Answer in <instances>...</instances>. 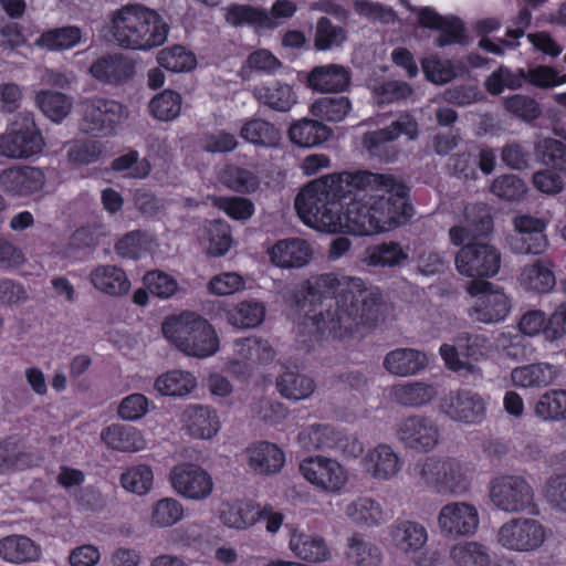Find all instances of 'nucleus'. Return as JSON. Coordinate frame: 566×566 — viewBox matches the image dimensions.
<instances>
[{"mask_svg": "<svg viewBox=\"0 0 566 566\" xmlns=\"http://www.w3.org/2000/svg\"><path fill=\"white\" fill-rule=\"evenodd\" d=\"M255 96L265 106H292L297 103L293 87L281 82L256 87Z\"/></svg>", "mask_w": 566, "mask_h": 566, "instance_id": "bf43d9fd", "label": "nucleus"}, {"mask_svg": "<svg viewBox=\"0 0 566 566\" xmlns=\"http://www.w3.org/2000/svg\"><path fill=\"white\" fill-rule=\"evenodd\" d=\"M237 354L251 363L268 364L275 352L266 339L260 337L239 338L234 342Z\"/></svg>", "mask_w": 566, "mask_h": 566, "instance_id": "864d4df0", "label": "nucleus"}, {"mask_svg": "<svg viewBox=\"0 0 566 566\" xmlns=\"http://www.w3.org/2000/svg\"><path fill=\"white\" fill-rule=\"evenodd\" d=\"M332 135L331 128L312 119H303L293 124L289 129L290 140L301 147H315L324 143Z\"/></svg>", "mask_w": 566, "mask_h": 566, "instance_id": "e433bc0d", "label": "nucleus"}, {"mask_svg": "<svg viewBox=\"0 0 566 566\" xmlns=\"http://www.w3.org/2000/svg\"><path fill=\"white\" fill-rule=\"evenodd\" d=\"M165 337L187 356L207 358L219 349V338L212 325L195 312H182L163 323Z\"/></svg>", "mask_w": 566, "mask_h": 566, "instance_id": "423d86ee", "label": "nucleus"}, {"mask_svg": "<svg viewBox=\"0 0 566 566\" xmlns=\"http://www.w3.org/2000/svg\"><path fill=\"white\" fill-rule=\"evenodd\" d=\"M90 73L97 80L115 84L127 81L134 73V65L123 54H107L97 59L91 66Z\"/></svg>", "mask_w": 566, "mask_h": 566, "instance_id": "b1692460", "label": "nucleus"}, {"mask_svg": "<svg viewBox=\"0 0 566 566\" xmlns=\"http://www.w3.org/2000/svg\"><path fill=\"white\" fill-rule=\"evenodd\" d=\"M226 10V21L232 27L248 25L254 30H273L275 23L266 15V10L249 4H231Z\"/></svg>", "mask_w": 566, "mask_h": 566, "instance_id": "c85d7f7f", "label": "nucleus"}, {"mask_svg": "<svg viewBox=\"0 0 566 566\" xmlns=\"http://www.w3.org/2000/svg\"><path fill=\"white\" fill-rule=\"evenodd\" d=\"M147 290L160 298H169L178 291L177 281L161 271H149L144 275Z\"/></svg>", "mask_w": 566, "mask_h": 566, "instance_id": "774afa93", "label": "nucleus"}, {"mask_svg": "<svg viewBox=\"0 0 566 566\" xmlns=\"http://www.w3.org/2000/svg\"><path fill=\"white\" fill-rule=\"evenodd\" d=\"M345 557L352 566H379L382 562L381 549L359 533L348 537Z\"/></svg>", "mask_w": 566, "mask_h": 566, "instance_id": "7c9ffc66", "label": "nucleus"}, {"mask_svg": "<svg viewBox=\"0 0 566 566\" xmlns=\"http://www.w3.org/2000/svg\"><path fill=\"white\" fill-rule=\"evenodd\" d=\"M313 253L311 244L300 238L280 240L269 251L271 261L284 269H298L307 265Z\"/></svg>", "mask_w": 566, "mask_h": 566, "instance_id": "a211bd4d", "label": "nucleus"}, {"mask_svg": "<svg viewBox=\"0 0 566 566\" xmlns=\"http://www.w3.org/2000/svg\"><path fill=\"white\" fill-rule=\"evenodd\" d=\"M450 559L457 566H489L491 556L485 545L479 542H462L450 548Z\"/></svg>", "mask_w": 566, "mask_h": 566, "instance_id": "49530a36", "label": "nucleus"}, {"mask_svg": "<svg viewBox=\"0 0 566 566\" xmlns=\"http://www.w3.org/2000/svg\"><path fill=\"white\" fill-rule=\"evenodd\" d=\"M249 468L258 474L277 473L285 462L284 452L274 443L258 441L245 449Z\"/></svg>", "mask_w": 566, "mask_h": 566, "instance_id": "412c9836", "label": "nucleus"}, {"mask_svg": "<svg viewBox=\"0 0 566 566\" xmlns=\"http://www.w3.org/2000/svg\"><path fill=\"white\" fill-rule=\"evenodd\" d=\"M184 516L181 503L172 497H164L156 502L151 512V523L159 527H168L178 523Z\"/></svg>", "mask_w": 566, "mask_h": 566, "instance_id": "0e129e2a", "label": "nucleus"}, {"mask_svg": "<svg viewBox=\"0 0 566 566\" xmlns=\"http://www.w3.org/2000/svg\"><path fill=\"white\" fill-rule=\"evenodd\" d=\"M470 481L464 465L455 458H442L440 471L439 492L441 494H463L469 490Z\"/></svg>", "mask_w": 566, "mask_h": 566, "instance_id": "c9c22d12", "label": "nucleus"}, {"mask_svg": "<svg viewBox=\"0 0 566 566\" xmlns=\"http://www.w3.org/2000/svg\"><path fill=\"white\" fill-rule=\"evenodd\" d=\"M438 524L441 534L451 539L472 535L479 526L478 511L465 502L449 503L441 507Z\"/></svg>", "mask_w": 566, "mask_h": 566, "instance_id": "ddd939ff", "label": "nucleus"}, {"mask_svg": "<svg viewBox=\"0 0 566 566\" xmlns=\"http://www.w3.org/2000/svg\"><path fill=\"white\" fill-rule=\"evenodd\" d=\"M157 62L161 67L174 73L189 72L197 65L196 55L179 44L160 50Z\"/></svg>", "mask_w": 566, "mask_h": 566, "instance_id": "09e8293b", "label": "nucleus"}, {"mask_svg": "<svg viewBox=\"0 0 566 566\" xmlns=\"http://www.w3.org/2000/svg\"><path fill=\"white\" fill-rule=\"evenodd\" d=\"M407 258L408 254L399 243L388 242L366 248L360 256V261L368 266L385 268L400 265Z\"/></svg>", "mask_w": 566, "mask_h": 566, "instance_id": "79ce46f5", "label": "nucleus"}, {"mask_svg": "<svg viewBox=\"0 0 566 566\" xmlns=\"http://www.w3.org/2000/svg\"><path fill=\"white\" fill-rule=\"evenodd\" d=\"M228 322L240 328L259 326L265 316V306L262 302L250 300L242 301L228 311Z\"/></svg>", "mask_w": 566, "mask_h": 566, "instance_id": "de8ad7c7", "label": "nucleus"}, {"mask_svg": "<svg viewBox=\"0 0 566 566\" xmlns=\"http://www.w3.org/2000/svg\"><path fill=\"white\" fill-rule=\"evenodd\" d=\"M517 231L511 239V247L520 254H542L548 247V240L544 233L546 223L531 216H518L514 220Z\"/></svg>", "mask_w": 566, "mask_h": 566, "instance_id": "dca6fc26", "label": "nucleus"}, {"mask_svg": "<svg viewBox=\"0 0 566 566\" xmlns=\"http://www.w3.org/2000/svg\"><path fill=\"white\" fill-rule=\"evenodd\" d=\"M468 292L476 296L469 316L476 322L492 324L503 321L510 312V302L502 289L493 283L479 280L468 285Z\"/></svg>", "mask_w": 566, "mask_h": 566, "instance_id": "1a4fd4ad", "label": "nucleus"}, {"mask_svg": "<svg viewBox=\"0 0 566 566\" xmlns=\"http://www.w3.org/2000/svg\"><path fill=\"white\" fill-rule=\"evenodd\" d=\"M536 159L544 166L566 172V144L555 138H544L536 143Z\"/></svg>", "mask_w": 566, "mask_h": 566, "instance_id": "8fccbe9b", "label": "nucleus"}, {"mask_svg": "<svg viewBox=\"0 0 566 566\" xmlns=\"http://www.w3.org/2000/svg\"><path fill=\"white\" fill-rule=\"evenodd\" d=\"M520 285L530 292L549 293L556 285L554 262L548 258H538L526 263L518 275Z\"/></svg>", "mask_w": 566, "mask_h": 566, "instance_id": "aec40b11", "label": "nucleus"}, {"mask_svg": "<svg viewBox=\"0 0 566 566\" xmlns=\"http://www.w3.org/2000/svg\"><path fill=\"white\" fill-rule=\"evenodd\" d=\"M35 554L33 542L22 535H12L0 541V556L12 563H22L32 559Z\"/></svg>", "mask_w": 566, "mask_h": 566, "instance_id": "13d9d810", "label": "nucleus"}, {"mask_svg": "<svg viewBox=\"0 0 566 566\" xmlns=\"http://www.w3.org/2000/svg\"><path fill=\"white\" fill-rule=\"evenodd\" d=\"M260 505L249 501H238L227 504L220 513L221 522L232 528L244 530L260 521Z\"/></svg>", "mask_w": 566, "mask_h": 566, "instance_id": "4c0bfd02", "label": "nucleus"}, {"mask_svg": "<svg viewBox=\"0 0 566 566\" xmlns=\"http://www.w3.org/2000/svg\"><path fill=\"white\" fill-rule=\"evenodd\" d=\"M31 127L25 124L24 129L12 130L0 135V156L20 159L28 158L35 150V123L30 120Z\"/></svg>", "mask_w": 566, "mask_h": 566, "instance_id": "a878e982", "label": "nucleus"}, {"mask_svg": "<svg viewBox=\"0 0 566 566\" xmlns=\"http://www.w3.org/2000/svg\"><path fill=\"white\" fill-rule=\"evenodd\" d=\"M91 282L96 289L109 295H122L130 286L125 272L115 265L97 266L91 274Z\"/></svg>", "mask_w": 566, "mask_h": 566, "instance_id": "a19ab883", "label": "nucleus"}, {"mask_svg": "<svg viewBox=\"0 0 566 566\" xmlns=\"http://www.w3.org/2000/svg\"><path fill=\"white\" fill-rule=\"evenodd\" d=\"M464 218L463 226L449 230L450 241L454 245H462L454 259L457 270L468 277L494 276L501 268L500 251L492 244L476 242L492 230L489 210L480 205L465 207Z\"/></svg>", "mask_w": 566, "mask_h": 566, "instance_id": "7ed1b4c3", "label": "nucleus"}, {"mask_svg": "<svg viewBox=\"0 0 566 566\" xmlns=\"http://www.w3.org/2000/svg\"><path fill=\"white\" fill-rule=\"evenodd\" d=\"M403 461L388 444H378L365 457L367 471L377 480H390L402 468Z\"/></svg>", "mask_w": 566, "mask_h": 566, "instance_id": "393cba45", "label": "nucleus"}, {"mask_svg": "<svg viewBox=\"0 0 566 566\" xmlns=\"http://www.w3.org/2000/svg\"><path fill=\"white\" fill-rule=\"evenodd\" d=\"M428 363L424 352L411 347H400L385 355L382 367L392 376L410 377L424 370Z\"/></svg>", "mask_w": 566, "mask_h": 566, "instance_id": "6ab92c4d", "label": "nucleus"}, {"mask_svg": "<svg viewBox=\"0 0 566 566\" xmlns=\"http://www.w3.org/2000/svg\"><path fill=\"white\" fill-rule=\"evenodd\" d=\"M119 120L120 115L116 108H85L80 129L85 134L109 136L114 134Z\"/></svg>", "mask_w": 566, "mask_h": 566, "instance_id": "72a5a7b5", "label": "nucleus"}, {"mask_svg": "<svg viewBox=\"0 0 566 566\" xmlns=\"http://www.w3.org/2000/svg\"><path fill=\"white\" fill-rule=\"evenodd\" d=\"M348 196L342 201V230L369 235L405 224L413 214L409 187L389 174L343 171L337 178Z\"/></svg>", "mask_w": 566, "mask_h": 566, "instance_id": "f03ea898", "label": "nucleus"}, {"mask_svg": "<svg viewBox=\"0 0 566 566\" xmlns=\"http://www.w3.org/2000/svg\"><path fill=\"white\" fill-rule=\"evenodd\" d=\"M417 12L421 27L441 32L434 40L436 46L443 48L454 43H464V27L459 18L442 17L430 7H423Z\"/></svg>", "mask_w": 566, "mask_h": 566, "instance_id": "f3484780", "label": "nucleus"}, {"mask_svg": "<svg viewBox=\"0 0 566 566\" xmlns=\"http://www.w3.org/2000/svg\"><path fill=\"white\" fill-rule=\"evenodd\" d=\"M346 39L344 29L334 25L326 17L318 19L315 29L314 46L317 51H327L339 46Z\"/></svg>", "mask_w": 566, "mask_h": 566, "instance_id": "680f3d73", "label": "nucleus"}, {"mask_svg": "<svg viewBox=\"0 0 566 566\" xmlns=\"http://www.w3.org/2000/svg\"><path fill=\"white\" fill-rule=\"evenodd\" d=\"M442 409L453 420L475 424L485 418L486 400L478 392L458 390L443 399Z\"/></svg>", "mask_w": 566, "mask_h": 566, "instance_id": "2eb2a0df", "label": "nucleus"}, {"mask_svg": "<svg viewBox=\"0 0 566 566\" xmlns=\"http://www.w3.org/2000/svg\"><path fill=\"white\" fill-rule=\"evenodd\" d=\"M300 472L312 484L322 490L336 492L347 480L343 467L333 459L311 457L300 463Z\"/></svg>", "mask_w": 566, "mask_h": 566, "instance_id": "4468645a", "label": "nucleus"}, {"mask_svg": "<svg viewBox=\"0 0 566 566\" xmlns=\"http://www.w3.org/2000/svg\"><path fill=\"white\" fill-rule=\"evenodd\" d=\"M442 458L427 457L415 462L409 468V473L420 488L433 489L439 492L440 471Z\"/></svg>", "mask_w": 566, "mask_h": 566, "instance_id": "603ef678", "label": "nucleus"}, {"mask_svg": "<svg viewBox=\"0 0 566 566\" xmlns=\"http://www.w3.org/2000/svg\"><path fill=\"white\" fill-rule=\"evenodd\" d=\"M170 481L179 495L191 501L206 500L213 490L211 475L196 464L176 465L170 473Z\"/></svg>", "mask_w": 566, "mask_h": 566, "instance_id": "f8f14e48", "label": "nucleus"}, {"mask_svg": "<svg viewBox=\"0 0 566 566\" xmlns=\"http://www.w3.org/2000/svg\"><path fill=\"white\" fill-rule=\"evenodd\" d=\"M416 133V124L411 122H392L390 126L368 132L363 137V146L370 157L377 158L379 161H394L398 155V148L395 140L406 134L412 137Z\"/></svg>", "mask_w": 566, "mask_h": 566, "instance_id": "9b49d317", "label": "nucleus"}, {"mask_svg": "<svg viewBox=\"0 0 566 566\" xmlns=\"http://www.w3.org/2000/svg\"><path fill=\"white\" fill-rule=\"evenodd\" d=\"M436 395L434 387L423 381L397 384L391 387L390 391L395 402L410 408H419L429 403Z\"/></svg>", "mask_w": 566, "mask_h": 566, "instance_id": "2f4dec72", "label": "nucleus"}, {"mask_svg": "<svg viewBox=\"0 0 566 566\" xmlns=\"http://www.w3.org/2000/svg\"><path fill=\"white\" fill-rule=\"evenodd\" d=\"M209 255L222 256L231 248L232 238L230 227L226 221L212 220L206 226Z\"/></svg>", "mask_w": 566, "mask_h": 566, "instance_id": "052dcab7", "label": "nucleus"}, {"mask_svg": "<svg viewBox=\"0 0 566 566\" xmlns=\"http://www.w3.org/2000/svg\"><path fill=\"white\" fill-rule=\"evenodd\" d=\"M290 548L298 558L311 563L324 562L329 556V549L322 536L300 531H294L291 535Z\"/></svg>", "mask_w": 566, "mask_h": 566, "instance_id": "c756f323", "label": "nucleus"}, {"mask_svg": "<svg viewBox=\"0 0 566 566\" xmlns=\"http://www.w3.org/2000/svg\"><path fill=\"white\" fill-rule=\"evenodd\" d=\"M545 539V526L531 517L511 518L499 528L496 534V541L502 547L520 553L538 549Z\"/></svg>", "mask_w": 566, "mask_h": 566, "instance_id": "6e6552de", "label": "nucleus"}, {"mask_svg": "<svg viewBox=\"0 0 566 566\" xmlns=\"http://www.w3.org/2000/svg\"><path fill=\"white\" fill-rule=\"evenodd\" d=\"M169 25L151 9L130 4L112 14L111 33L114 42L124 49L147 51L163 45Z\"/></svg>", "mask_w": 566, "mask_h": 566, "instance_id": "39448f33", "label": "nucleus"}, {"mask_svg": "<svg viewBox=\"0 0 566 566\" xmlns=\"http://www.w3.org/2000/svg\"><path fill=\"white\" fill-rule=\"evenodd\" d=\"M240 134L247 142L264 147H276L281 142L280 130L262 119H252L245 123Z\"/></svg>", "mask_w": 566, "mask_h": 566, "instance_id": "3c124183", "label": "nucleus"}, {"mask_svg": "<svg viewBox=\"0 0 566 566\" xmlns=\"http://www.w3.org/2000/svg\"><path fill=\"white\" fill-rule=\"evenodd\" d=\"M490 497L501 511L511 514L533 512L534 491L520 475H501L491 481Z\"/></svg>", "mask_w": 566, "mask_h": 566, "instance_id": "0eeeda50", "label": "nucleus"}, {"mask_svg": "<svg viewBox=\"0 0 566 566\" xmlns=\"http://www.w3.org/2000/svg\"><path fill=\"white\" fill-rule=\"evenodd\" d=\"M188 433L197 439H210L219 430L217 412L208 406L195 405L185 411Z\"/></svg>", "mask_w": 566, "mask_h": 566, "instance_id": "cd10ccee", "label": "nucleus"}, {"mask_svg": "<svg viewBox=\"0 0 566 566\" xmlns=\"http://www.w3.org/2000/svg\"><path fill=\"white\" fill-rule=\"evenodd\" d=\"M412 93L410 85L400 81H388L374 88V94L379 104L407 102L408 97L413 103Z\"/></svg>", "mask_w": 566, "mask_h": 566, "instance_id": "338daca9", "label": "nucleus"}, {"mask_svg": "<svg viewBox=\"0 0 566 566\" xmlns=\"http://www.w3.org/2000/svg\"><path fill=\"white\" fill-rule=\"evenodd\" d=\"M345 513L356 525L361 527L378 526L385 522L381 505L374 499L360 496L347 504Z\"/></svg>", "mask_w": 566, "mask_h": 566, "instance_id": "f704fd0d", "label": "nucleus"}, {"mask_svg": "<svg viewBox=\"0 0 566 566\" xmlns=\"http://www.w3.org/2000/svg\"><path fill=\"white\" fill-rule=\"evenodd\" d=\"M313 310L306 316L321 334L327 333L342 339L348 334L359 332L360 327L375 326L384 314L382 295L369 290L360 277L325 273L307 281L303 304Z\"/></svg>", "mask_w": 566, "mask_h": 566, "instance_id": "f257e3e1", "label": "nucleus"}, {"mask_svg": "<svg viewBox=\"0 0 566 566\" xmlns=\"http://www.w3.org/2000/svg\"><path fill=\"white\" fill-rule=\"evenodd\" d=\"M501 73L504 86L511 90L521 87L526 81L543 87L554 86L566 82V74L559 78L558 74L553 69L547 66H537L530 69L527 72H525L523 69H520L516 73H513L507 67L501 66Z\"/></svg>", "mask_w": 566, "mask_h": 566, "instance_id": "bb28decb", "label": "nucleus"}, {"mask_svg": "<svg viewBox=\"0 0 566 566\" xmlns=\"http://www.w3.org/2000/svg\"><path fill=\"white\" fill-rule=\"evenodd\" d=\"M83 32L76 25L51 29L41 34L38 45L50 51H63L82 42Z\"/></svg>", "mask_w": 566, "mask_h": 566, "instance_id": "a18cd8bd", "label": "nucleus"}, {"mask_svg": "<svg viewBox=\"0 0 566 566\" xmlns=\"http://www.w3.org/2000/svg\"><path fill=\"white\" fill-rule=\"evenodd\" d=\"M391 537L396 547L407 553L423 546L427 542V531L417 522L401 521L392 527Z\"/></svg>", "mask_w": 566, "mask_h": 566, "instance_id": "c03bdc74", "label": "nucleus"}, {"mask_svg": "<svg viewBox=\"0 0 566 566\" xmlns=\"http://www.w3.org/2000/svg\"><path fill=\"white\" fill-rule=\"evenodd\" d=\"M439 428L429 417L415 415L402 419L396 429V437L406 448L418 452L431 451L439 441Z\"/></svg>", "mask_w": 566, "mask_h": 566, "instance_id": "9d476101", "label": "nucleus"}, {"mask_svg": "<svg viewBox=\"0 0 566 566\" xmlns=\"http://www.w3.org/2000/svg\"><path fill=\"white\" fill-rule=\"evenodd\" d=\"M534 411L543 420L566 419V390H549L543 394L537 400Z\"/></svg>", "mask_w": 566, "mask_h": 566, "instance_id": "6e6d98bb", "label": "nucleus"}, {"mask_svg": "<svg viewBox=\"0 0 566 566\" xmlns=\"http://www.w3.org/2000/svg\"><path fill=\"white\" fill-rule=\"evenodd\" d=\"M101 439L112 449L118 451H137L143 446L138 430L130 426L112 424L101 432Z\"/></svg>", "mask_w": 566, "mask_h": 566, "instance_id": "37998d69", "label": "nucleus"}, {"mask_svg": "<svg viewBox=\"0 0 566 566\" xmlns=\"http://www.w3.org/2000/svg\"><path fill=\"white\" fill-rule=\"evenodd\" d=\"M338 177L339 174L314 180L296 196L295 209L307 226L331 233L342 230V201L348 196Z\"/></svg>", "mask_w": 566, "mask_h": 566, "instance_id": "20e7f679", "label": "nucleus"}, {"mask_svg": "<svg viewBox=\"0 0 566 566\" xmlns=\"http://www.w3.org/2000/svg\"><path fill=\"white\" fill-rule=\"evenodd\" d=\"M221 180L228 188L241 193H251L260 185L259 178L253 171L234 165L224 167Z\"/></svg>", "mask_w": 566, "mask_h": 566, "instance_id": "4d7b16f0", "label": "nucleus"}, {"mask_svg": "<svg viewBox=\"0 0 566 566\" xmlns=\"http://www.w3.org/2000/svg\"><path fill=\"white\" fill-rule=\"evenodd\" d=\"M0 186L3 191L14 196H28L35 189V168L17 166L0 174Z\"/></svg>", "mask_w": 566, "mask_h": 566, "instance_id": "58836bf2", "label": "nucleus"}, {"mask_svg": "<svg viewBox=\"0 0 566 566\" xmlns=\"http://www.w3.org/2000/svg\"><path fill=\"white\" fill-rule=\"evenodd\" d=\"M350 71L339 64L315 66L307 75V85L321 93H339L350 85Z\"/></svg>", "mask_w": 566, "mask_h": 566, "instance_id": "4be33fe9", "label": "nucleus"}, {"mask_svg": "<svg viewBox=\"0 0 566 566\" xmlns=\"http://www.w3.org/2000/svg\"><path fill=\"white\" fill-rule=\"evenodd\" d=\"M196 386V379L190 373L181 370L168 371L158 377L155 381V388L165 396H185Z\"/></svg>", "mask_w": 566, "mask_h": 566, "instance_id": "5fc2aeb1", "label": "nucleus"}, {"mask_svg": "<svg viewBox=\"0 0 566 566\" xmlns=\"http://www.w3.org/2000/svg\"><path fill=\"white\" fill-rule=\"evenodd\" d=\"M556 375L557 370L553 365L537 363L514 368L511 377L515 386L523 388H541L551 385Z\"/></svg>", "mask_w": 566, "mask_h": 566, "instance_id": "473e14b6", "label": "nucleus"}, {"mask_svg": "<svg viewBox=\"0 0 566 566\" xmlns=\"http://www.w3.org/2000/svg\"><path fill=\"white\" fill-rule=\"evenodd\" d=\"M276 387L284 398L302 400L314 392L316 385L308 376L286 369L276 379Z\"/></svg>", "mask_w": 566, "mask_h": 566, "instance_id": "ea45409f", "label": "nucleus"}, {"mask_svg": "<svg viewBox=\"0 0 566 566\" xmlns=\"http://www.w3.org/2000/svg\"><path fill=\"white\" fill-rule=\"evenodd\" d=\"M490 339L482 334L461 332L453 338V344H442L439 353L441 357L452 359L464 356L475 361L483 358L490 349Z\"/></svg>", "mask_w": 566, "mask_h": 566, "instance_id": "5701e85b", "label": "nucleus"}, {"mask_svg": "<svg viewBox=\"0 0 566 566\" xmlns=\"http://www.w3.org/2000/svg\"><path fill=\"white\" fill-rule=\"evenodd\" d=\"M153 471L145 464L128 468L120 476L123 488L138 495L149 492L153 486Z\"/></svg>", "mask_w": 566, "mask_h": 566, "instance_id": "e2e57ef3", "label": "nucleus"}, {"mask_svg": "<svg viewBox=\"0 0 566 566\" xmlns=\"http://www.w3.org/2000/svg\"><path fill=\"white\" fill-rule=\"evenodd\" d=\"M298 443L307 449H325L334 443V430L328 424H312L297 436Z\"/></svg>", "mask_w": 566, "mask_h": 566, "instance_id": "69168bd1", "label": "nucleus"}]
</instances>
